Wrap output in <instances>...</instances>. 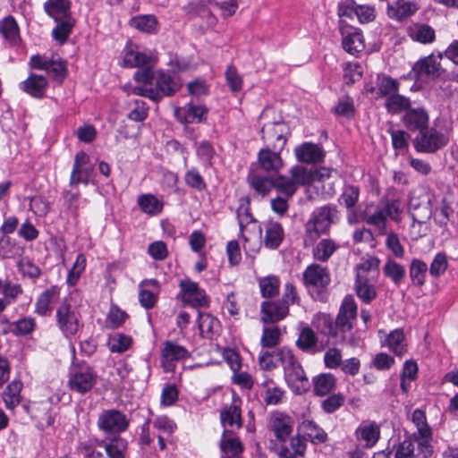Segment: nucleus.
I'll return each instance as SVG.
<instances>
[{"mask_svg": "<svg viewBox=\"0 0 458 458\" xmlns=\"http://www.w3.org/2000/svg\"><path fill=\"white\" fill-rule=\"evenodd\" d=\"M357 319V305L352 296H345L335 320L329 315H323V333L333 337L340 335L346 340V333L352 331Z\"/></svg>", "mask_w": 458, "mask_h": 458, "instance_id": "nucleus-1", "label": "nucleus"}, {"mask_svg": "<svg viewBox=\"0 0 458 458\" xmlns=\"http://www.w3.org/2000/svg\"><path fill=\"white\" fill-rule=\"evenodd\" d=\"M336 216L337 210L335 207L324 206L317 209L306 224L305 245H311L321 233H327Z\"/></svg>", "mask_w": 458, "mask_h": 458, "instance_id": "nucleus-2", "label": "nucleus"}, {"mask_svg": "<svg viewBox=\"0 0 458 458\" xmlns=\"http://www.w3.org/2000/svg\"><path fill=\"white\" fill-rule=\"evenodd\" d=\"M411 420L417 428V430L411 434L416 440L419 454L422 458H429L433 454L432 432L427 423L425 412L420 409H416L411 414Z\"/></svg>", "mask_w": 458, "mask_h": 458, "instance_id": "nucleus-3", "label": "nucleus"}, {"mask_svg": "<svg viewBox=\"0 0 458 458\" xmlns=\"http://www.w3.org/2000/svg\"><path fill=\"white\" fill-rule=\"evenodd\" d=\"M449 142L447 134L438 131L436 128L427 127L419 131L414 139V148L420 153L434 154L445 148Z\"/></svg>", "mask_w": 458, "mask_h": 458, "instance_id": "nucleus-4", "label": "nucleus"}, {"mask_svg": "<svg viewBox=\"0 0 458 458\" xmlns=\"http://www.w3.org/2000/svg\"><path fill=\"white\" fill-rule=\"evenodd\" d=\"M97 424L99 430L106 434L118 436L127 430L130 420L122 411L116 409H109L99 414Z\"/></svg>", "mask_w": 458, "mask_h": 458, "instance_id": "nucleus-5", "label": "nucleus"}, {"mask_svg": "<svg viewBox=\"0 0 458 458\" xmlns=\"http://www.w3.org/2000/svg\"><path fill=\"white\" fill-rule=\"evenodd\" d=\"M97 382V375L89 367L75 369L70 373L68 386L71 390L85 394L92 389Z\"/></svg>", "mask_w": 458, "mask_h": 458, "instance_id": "nucleus-6", "label": "nucleus"}, {"mask_svg": "<svg viewBox=\"0 0 458 458\" xmlns=\"http://www.w3.org/2000/svg\"><path fill=\"white\" fill-rule=\"evenodd\" d=\"M56 322L59 329L66 337L72 336L79 331L78 315L67 302H64L57 309Z\"/></svg>", "mask_w": 458, "mask_h": 458, "instance_id": "nucleus-7", "label": "nucleus"}, {"mask_svg": "<svg viewBox=\"0 0 458 458\" xmlns=\"http://www.w3.org/2000/svg\"><path fill=\"white\" fill-rule=\"evenodd\" d=\"M262 140L267 144V148H271L276 151H282L286 144L284 136L285 126L282 123H268L262 127Z\"/></svg>", "mask_w": 458, "mask_h": 458, "instance_id": "nucleus-8", "label": "nucleus"}, {"mask_svg": "<svg viewBox=\"0 0 458 458\" xmlns=\"http://www.w3.org/2000/svg\"><path fill=\"white\" fill-rule=\"evenodd\" d=\"M189 352L182 345L166 341L161 349V365L165 372L174 370V362L188 357Z\"/></svg>", "mask_w": 458, "mask_h": 458, "instance_id": "nucleus-9", "label": "nucleus"}, {"mask_svg": "<svg viewBox=\"0 0 458 458\" xmlns=\"http://www.w3.org/2000/svg\"><path fill=\"white\" fill-rule=\"evenodd\" d=\"M89 156L81 151L76 154L70 178V186L75 188L79 183L89 184L92 167L89 165Z\"/></svg>", "mask_w": 458, "mask_h": 458, "instance_id": "nucleus-10", "label": "nucleus"}, {"mask_svg": "<svg viewBox=\"0 0 458 458\" xmlns=\"http://www.w3.org/2000/svg\"><path fill=\"white\" fill-rule=\"evenodd\" d=\"M237 218L240 226L242 237L244 242H249L250 238L244 234L245 232H250L255 238H260L261 227L258 221L252 216L250 212L249 203H242L237 209Z\"/></svg>", "mask_w": 458, "mask_h": 458, "instance_id": "nucleus-11", "label": "nucleus"}, {"mask_svg": "<svg viewBox=\"0 0 458 458\" xmlns=\"http://www.w3.org/2000/svg\"><path fill=\"white\" fill-rule=\"evenodd\" d=\"M269 428L279 442H286L293 432V419L282 412L275 411L269 419Z\"/></svg>", "mask_w": 458, "mask_h": 458, "instance_id": "nucleus-12", "label": "nucleus"}, {"mask_svg": "<svg viewBox=\"0 0 458 458\" xmlns=\"http://www.w3.org/2000/svg\"><path fill=\"white\" fill-rule=\"evenodd\" d=\"M180 286L184 293L185 302L194 308L208 306L209 298L206 292L199 287L197 283L191 280H182Z\"/></svg>", "mask_w": 458, "mask_h": 458, "instance_id": "nucleus-13", "label": "nucleus"}, {"mask_svg": "<svg viewBox=\"0 0 458 458\" xmlns=\"http://www.w3.org/2000/svg\"><path fill=\"white\" fill-rule=\"evenodd\" d=\"M303 282L308 288L323 289L330 283L327 269L318 264H311L303 273Z\"/></svg>", "mask_w": 458, "mask_h": 458, "instance_id": "nucleus-14", "label": "nucleus"}, {"mask_svg": "<svg viewBox=\"0 0 458 458\" xmlns=\"http://www.w3.org/2000/svg\"><path fill=\"white\" fill-rule=\"evenodd\" d=\"M442 55L435 56L430 55L426 56L415 63L412 67L417 79H422L424 77L435 78L440 75V59Z\"/></svg>", "mask_w": 458, "mask_h": 458, "instance_id": "nucleus-15", "label": "nucleus"}, {"mask_svg": "<svg viewBox=\"0 0 458 458\" xmlns=\"http://www.w3.org/2000/svg\"><path fill=\"white\" fill-rule=\"evenodd\" d=\"M241 404L242 401L233 397L231 404L223 407L220 411V420L225 428L233 426L237 428L242 427Z\"/></svg>", "mask_w": 458, "mask_h": 458, "instance_id": "nucleus-16", "label": "nucleus"}, {"mask_svg": "<svg viewBox=\"0 0 458 458\" xmlns=\"http://www.w3.org/2000/svg\"><path fill=\"white\" fill-rule=\"evenodd\" d=\"M229 432L228 429H225L219 442L221 458H243L244 447L242 441L239 437L229 435Z\"/></svg>", "mask_w": 458, "mask_h": 458, "instance_id": "nucleus-17", "label": "nucleus"}, {"mask_svg": "<svg viewBox=\"0 0 458 458\" xmlns=\"http://www.w3.org/2000/svg\"><path fill=\"white\" fill-rule=\"evenodd\" d=\"M355 435L364 447L371 448L380 437V428L376 422L364 421L357 428Z\"/></svg>", "mask_w": 458, "mask_h": 458, "instance_id": "nucleus-18", "label": "nucleus"}, {"mask_svg": "<svg viewBox=\"0 0 458 458\" xmlns=\"http://www.w3.org/2000/svg\"><path fill=\"white\" fill-rule=\"evenodd\" d=\"M289 312L287 305L278 301H264L261 305V320L265 324L274 323L284 318Z\"/></svg>", "mask_w": 458, "mask_h": 458, "instance_id": "nucleus-19", "label": "nucleus"}, {"mask_svg": "<svg viewBox=\"0 0 458 458\" xmlns=\"http://www.w3.org/2000/svg\"><path fill=\"white\" fill-rule=\"evenodd\" d=\"M407 36L414 42L428 45L436 39L435 30L426 23L414 22L406 27Z\"/></svg>", "mask_w": 458, "mask_h": 458, "instance_id": "nucleus-20", "label": "nucleus"}, {"mask_svg": "<svg viewBox=\"0 0 458 458\" xmlns=\"http://www.w3.org/2000/svg\"><path fill=\"white\" fill-rule=\"evenodd\" d=\"M47 86L48 81L45 76L31 73L21 83L20 89L33 98H41L44 97Z\"/></svg>", "mask_w": 458, "mask_h": 458, "instance_id": "nucleus-21", "label": "nucleus"}, {"mask_svg": "<svg viewBox=\"0 0 458 458\" xmlns=\"http://www.w3.org/2000/svg\"><path fill=\"white\" fill-rule=\"evenodd\" d=\"M362 221L374 226L378 231V234H386L387 218L381 204L375 208H367L362 214Z\"/></svg>", "mask_w": 458, "mask_h": 458, "instance_id": "nucleus-22", "label": "nucleus"}, {"mask_svg": "<svg viewBox=\"0 0 458 458\" xmlns=\"http://www.w3.org/2000/svg\"><path fill=\"white\" fill-rule=\"evenodd\" d=\"M280 153L281 151L273 150L271 148L260 149L258 154V161L260 168L266 172H278L283 166Z\"/></svg>", "mask_w": 458, "mask_h": 458, "instance_id": "nucleus-23", "label": "nucleus"}, {"mask_svg": "<svg viewBox=\"0 0 458 458\" xmlns=\"http://www.w3.org/2000/svg\"><path fill=\"white\" fill-rule=\"evenodd\" d=\"M96 444L98 446L104 447L108 458H125L128 442L119 436H114L108 441L96 440Z\"/></svg>", "mask_w": 458, "mask_h": 458, "instance_id": "nucleus-24", "label": "nucleus"}, {"mask_svg": "<svg viewBox=\"0 0 458 458\" xmlns=\"http://www.w3.org/2000/svg\"><path fill=\"white\" fill-rule=\"evenodd\" d=\"M294 151L297 159L304 163H317L325 157L323 148L311 142H305L298 146Z\"/></svg>", "mask_w": 458, "mask_h": 458, "instance_id": "nucleus-25", "label": "nucleus"}, {"mask_svg": "<svg viewBox=\"0 0 458 458\" xmlns=\"http://www.w3.org/2000/svg\"><path fill=\"white\" fill-rule=\"evenodd\" d=\"M299 434L312 444H323L327 439V434L312 420H303L297 428Z\"/></svg>", "mask_w": 458, "mask_h": 458, "instance_id": "nucleus-26", "label": "nucleus"}, {"mask_svg": "<svg viewBox=\"0 0 458 458\" xmlns=\"http://www.w3.org/2000/svg\"><path fill=\"white\" fill-rule=\"evenodd\" d=\"M284 377L291 386H295L298 391H305L310 384L304 369L299 361L284 370Z\"/></svg>", "mask_w": 458, "mask_h": 458, "instance_id": "nucleus-27", "label": "nucleus"}, {"mask_svg": "<svg viewBox=\"0 0 458 458\" xmlns=\"http://www.w3.org/2000/svg\"><path fill=\"white\" fill-rule=\"evenodd\" d=\"M180 88V82L177 81L171 74L164 72H158L156 81V88H154L158 93V100L163 97L174 95Z\"/></svg>", "mask_w": 458, "mask_h": 458, "instance_id": "nucleus-28", "label": "nucleus"}, {"mask_svg": "<svg viewBox=\"0 0 458 458\" xmlns=\"http://www.w3.org/2000/svg\"><path fill=\"white\" fill-rule=\"evenodd\" d=\"M70 8L69 0H47L44 4L46 13L55 21L72 18Z\"/></svg>", "mask_w": 458, "mask_h": 458, "instance_id": "nucleus-29", "label": "nucleus"}, {"mask_svg": "<svg viewBox=\"0 0 458 458\" xmlns=\"http://www.w3.org/2000/svg\"><path fill=\"white\" fill-rule=\"evenodd\" d=\"M403 122L410 130H424L428 127V115L423 108H411L407 110Z\"/></svg>", "mask_w": 458, "mask_h": 458, "instance_id": "nucleus-30", "label": "nucleus"}, {"mask_svg": "<svg viewBox=\"0 0 458 458\" xmlns=\"http://www.w3.org/2000/svg\"><path fill=\"white\" fill-rule=\"evenodd\" d=\"M59 298V288L57 286H51L45 290L38 298L35 304L36 313L46 316L51 310V304L57 301Z\"/></svg>", "mask_w": 458, "mask_h": 458, "instance_id": "nucleus-31", "label": "nucleus"}, {"mask_svg": "<svg viewBox=\"0 0 458 458\" xmlns=\"http://www.w3.org/2000/svg\"><path fill=\"white\" fill-rule=\"evenodd\" d=\"M399 86V82L392 77L386 74H378L376 88L370 87L368 89V91L373 93L377 89V95L378 97L388 98L392 94L398 92Z\"/></svg>", "mask_w": 458, "mask_h": 458, "instance_id": "nucleus-32", "label": "nucleus"}, {"mask_svg": "<svg viewBox=\"0 0 458 458\" xmlns=\"http://www.w3.org/2000/svg\"><path fill=\"white\" fill-rule=\"evenodd\" d=\"M284 239V229L278 222L269 221L266 225L264 244L267 248L275 250L279 247Z\"/></svg>", "mask_w": 458, "mask_h": 458, "instance_id": "nucleus-33", "label": "nucleus"}, {"mask_svg": "<svg viewBox=\"0 0 458 458\" xmlns=\"http://www.w3.org/2000/svg\"><path fill=\"white\" fill-rule=\"evenodd\" d=\"M418 10L415 4L411 2H396L395 4L389 5L387 14L391 19L402 21L416 13Z\"/></svg>", "mask_w": 458, "mask_h": 458, "instance_id": "nucleus-34", "label": "nucleus"}, {"mask_svg": "<svg viewBox=\"0 0 458 458\" xmlns=\"http://www.w3.org/2000/svg\"><path fill=\"white\" fill-rule=\"evenodd\" d=\"M313 386L315 394L324 396L335 388L336 378L330 373H323L313 378Z\"/></svg>", "mask_w": 458, "mask_h": 458, "instance_id": "nucleus-35", "label": "nucleus"}, {"mask_svg": "<svg viewBox=\"0 0 458 458\" xmlns=\"http://www.w3.org/2000/svg\"><path fill=\"white\" fill-rule=\"evenodd\" d=\"M428 270V267L426 262L419 259H413L409 266V276L411 284L419 287L424 285Z\"/></svg>", "mask_w": 458, "mask_h": 458, "instance_id": "nucleus-36", "label": "nucleus"}, {"mask_svg": "<svg viewBox=\"0 0 458 458\" xmlns=\"http://www.w3.org/2000/svg\"><path fill=\"white\" fill-rule=\"evenodd\" d=\"M0 34L11 45H16L19 42V27L13 16H7L0 21Z\"/></svg>", "mask_w": 458, "mask_h": 458, "instance_id": "nucleus-37", "label": "nucleus"}, {"mask_svg": "<svg viewBox=\"0 0 458 458\" xmlns=\"http://www.w3.org/2000/svg\"><path fill=\"white\" fill-rule=\"evenodd\" d=\"M317 344H318V337L315 334V332L310 328V327H304L296 341V345L298 348H300L301 351L308 352V353H316L318 352L317 350Z\"/></svg>", "mask_w": 458, "mask_h": 458, "instance_id": "nucleus-38", "label": "nucleus"}, {"mask_svg": "<svg viewBox=\"0 0 458 458\" xmlns=\"http://www.w3.org/2000/svg\"><path fill=\"white\" fill-rule=\"evenodd\" d=\"M23 248L9 236H3L0 239V258L18 259L23 253Z\"/></svg>", "mask_w": 458, "mask_h": 458, "instance_id": "nucleus-39", "label": "nucleus"}, {"mask_svg": "<svg viewBox=\"0 0 458 458\" xmlns=\"http://www.w3.org/2000/svg\"><path fill=\"white\" fill-rule=\"evenodd\" d=\"M344 49L351 55H356L361 52L364 47L363 37L361 33L356 30L348 32L343 38Z\"/></svg>", "mask_w": 458, "mask_h": 458, "instance_id": "nucleus-40", "label": "nucleus"}, {"mask_svg": "<svg viewBox=\"0 0 458 458\" xmlns=\"http://www.w3.org/2000/svg\"><path fill=\"white\" fill-rule=\"evenodd\" d=\"M355 291L358 297L366 303L370 302L377 296L374 285L369 284L367 278L362 276L360 273H357Z\"/></svg>", "mask_w": 458, "mask_h": 458, "instance_id": "nucleus-41", "label": "nucleus"}, {"mask_svg": "<svg viewBox=\"0 0 458 458\" xmlns=\"http://www.w3.org/2000/svg\"><path fill=\"white\" fill-rule=\"evenodd\" d=\"M22 384L20 381H12L3 394V400L7 409H13L21 403V391Z\"/></svg>", "mask_w": 458, "mask_h": 458, "instance_id": "nucleus-42", "label": "nucleus"}, {"mask_svg": "<svg viewBox=\"0 0 458 458\" xmlns=\"http://www.w3.org/2000/svg\"><path fill=\"white\" fill-rule=\"evenodd\" d=\"M415 444H417L416 440L409 435L403 441L394 445L390 452L394 453V458H417Z\"/></svg>", "mask_w": 458, "mask_h": 458, "instance_id": "nucleus-43", "label": "nucleus"}, {"mask_svg": "<svg viewBox=\"0 0 458 458\" xmlns=\"http://www.w3.org/2000/svg\"><path fill=\"white\" fill-rule=\"evenodd\" d=\"M383 272L395 285H400L405 276V267L396 261L389 259L383 267Z\"/></svg>", "mask_w": 458, "mask_h": 458, "instance_id": "nucleus-44", "label": "nucleus"}, {"mask_svg": "<svg viewBox=\"0 0 458 458\" xmlns=\"http://www.w3.org/2000/svg\"><path fill=\"white\" fill-rule=\"evenodd\" d=\"M132 344V338L130 335L115 333L109 336L108 348L112 352L123 353L129 350Z\"/></svg>", "mask_w": 458, "mask_h": 458, "instance_id": "nucleus-45", "label": "nucleus"}, {"mask_svg": "<svg viewBox=\"0 0 458 458\" xmlns=\"http://www.w3.org/2000/svg\"><path fill=\"white\" fill-rule=\"evenodd\" d=\"M337 245L330 239L321 240L313 249V257L315 259L326 262L336 250Z\"/></svg>", "mask_w": 458, "mask_h": 458, "instance_id": "nucleus-46", "label": "nucleus"}, {"mask_svg": "<svg viewBox=\"0 0 458 458\" xmlns=\"http://www.w3.org/2000/svg\"><path fill=\"white\" fill-rule=\"evenodd\" d=\"M47 72L52 75L55 81H62L67 76L66 62L61 57L52 55L49 58Z\"/></svg>", "mask_w": 458, "mask_h": 458, "instance_id": "nucleus-47", "label": "nucleus"}, {"mask_svg": "<svg viewBox=\"0 0 458 458\" xmlns=\"http://www.w3.org/2000/svg\"><path fill=\"white\" fill-rule=\"evenodd\" d=\"M55 21L57 25L53 29V38L60 44H64L72 32L74 26V20L72 18H67Z\"/></svg>", "mask_w": 458, "mask_h": 458, "instance_id": "nucleus-48", "label": "nucleus"}, {"mask_svg": "<svg viewBox=\"0 0 458 458\" xmlns=\"http://www.w3.org/2000/svg\"><path fill=\"white\" fill-rule=\"evenodd\" d=\"M198 326L201 335L209 336L217 329L219 321L211 314L199 311L198 316Z\"/></svg>", "mask_w": 458, "mask_h": 458, "instance_id": "nucleus-49", "label": "nucleus"}, {"mask_svg": "<svg viewBox=\"0 0 458 458\" xmlns=\"http://www.w3.org/2000/svg\"><path fill=\"white\" fill-rule=\"evenodd\" d=\"M410 99L397 92L386 99L385 106L391 114H397L410 107Z\"/></svg>", "mask_w": 458, "mask_h": 458, "instance_id": "nucleus-50", "label": "nucleus"}, {"mask_svg": "<svg viewBox=\"0 0 458 458\" xmlns=\"http://www.w3.org/2000/svg\"><path fill=\"white\" fill-rule=\"evenodd\" d=\"M290 174L296 185H308L314 182L312 168L295 165L291 168Z\"/></svg>", "mask_w": 458, "mask_h": 458, "instance_id": "nucleus-51", "label": "nucleus"}, {"mask_svg": "<svg viewBox=\"0 0 458 458\" xmlns=\"http://www.w3.org/2000/svg\"><path fill=\"white\" fill-rule=\"evenodd\" d=\"M249 182L251 188L262 197L266 196L274 188L272 178L251 174L249 176Z\"/></svg>", "mask_w": 458, "mask_h": 458, "instance_id": "nucleus-52", "label": "nucleus"}, {"mask_svg": "<svg viewBox=\"0 0 458 458\" xmlns=\"http://www.w3.org/2000/svg\"><path fill=\"white\" fill-rule=\"evenodd\" d=\"M404 335L403 330L395 329L392 331L386 339L388 348L396 355H403L406 349L403 344Z\"/></svg>", "mask_w": 458, "mask_h": 458, "instance_id": "nucleus-53", "label": "nucleus"}, {"mask_svg": "<svg viewBox=\"0 0 458 458\" xmlns=\"http://www.w3.org/2000/svg\"><path fill=\"white\" fill-rule=\"evenodd\" d=\"M279 279L275 276H269L259 280L261 294L264 298H271L279 293Z\"/></svg>", "mask_w": 458, "mask_h": 458, "instance_id": "nucleus-54", "label": "nucleus"}, {"mask_svg": "<svg viewBox=\"0 0 458 458\" xmlns=\"http://www.w3.org/2000/svg\"><path fill=\"white\" fill-rule=\"evenodd\" d=\"M448 268L447 256L444 252H438L435 255L428 272L434 278H438L443 276Z\"/></svg>", "mask_w": 458, "mask_h": 458, "instance_id": "nucleus-55", "label": "nucleus"}, {"mask_svg": "<svg viewBox=\"0 0 458 458\" xmlns=\"http://www.w3.org/2000/svg\"><path fill=\"white\" fill-rule=\"evenodd\" d=\"M35 320L31 318H23L13 322L9 326V332L15 335H25L30 334L35 328Z\"/></svg>", "mask_w": 458, "mask_h": 458, "instance_id": "nucleus-56", "label": "nucleus"}, {"mask_svg": "<svg viewBox=\"0 0 458 458\" xmlns=\"http://www.w3.org/2000/svg\"><path fill=\"white\" fill-rule=\"evenodd\" d=\"M151 58L140 52L128 51L123 57V66L125 67H144L147 66Z\"/></svg>", "mask_w": 458, "mask_h": 458, "instance_id": "nucleus-57", "label": "nucleus"}, {"mask_svg": "<svg viewBox=\"0 0 458 458\" xmlns=\"http://www.w3.org/2000/svg\"><path fill=\"white\" fill-rule=\"evenodd\" d=\"M360 189L354 185H346L339 197L340 204H344L348 209L355 207L359 200Z\"/></svg>", "mask_w": 458, "mask_h": 458, "instance_id": "nucleus-58", "label": "nucleus"}, {"mask_svg": "<svg viewBox=\"0 0 458 458\" xmlns=\"http://www.w3.org/2000/svg\"><path fill=\"white\" fill-rule=\"evenodd\" d=\"M128 315L125 311L122 310L115 305L111 306L106 319V326L110 329H115L121 327Z\"/></svg>", "mask_w": 458, "mask_h": 458, "instance_id": "nucleus-59", "label": "nucleus"}, {"mask_svg": "<svg viewBox=\"0 0 458 458\" xmlns=\"http://www.w3.org/2000/svg\"><path fill=\"white\" fill-rule=\"evenodd\" d=\"M273 186L287 198H291L296 191V184L293 178L279 175L273 179Z\"/></svg>", "mask_w": 458, "mask_h": 458, "instance_id": "nucleus-60", "label": "nucleus"}, {"mask_svg": "<svg viewBox=\"0 0 458 458\" xmlns=\"http://www.w3.org/2000/svg\"><path fill=\"white\" fill-rule=\"evenodd\" d=\"M17 267L23 276L31 279L38 278L41 274L40 268L28 258L20 259L17 262Z\"/></svg>", "mask_w": 458, "mask_h": 458, "instance_id": "nucleus-61", "label": "nucleus"}, {"mask_svg": "<svg viewBox=\"0 0 458 458\" xmlns=\"http://www.w3.org/2000/svg\"><path fill=\"white\" fill-rule=\"evenodd\" d=\"M139 205L145 213L155 215L161 211L162 205L153 195H143L139 199Z\"/></svg>", "mask_w": 458, "mask_h": 458, "instance_id": "nucleus-62", "label": "nucleus"}, {"mask_svg": "<svg viewBox=\"0 0 458 458\" xmlns=\"http://www.w3.org/2000/svg\"><path fill=\"white\" fill-rule=\"evenodd\" d=\"M280 342V331L277 327H264L260 339L263 347L272 348L276 346Z\"/></svg>", "mask_w": 458, "mask_h": 458, "instance_id": "nucleus-63", "label": "nucleus"}, {"mask_svg": "<svg viewBox=\"0 0 458 458\" xmlns=\"http://www.w3.org/2000/svg\"><path fill=\"white\" fill-rule=\"evenodd\" d=\"M274 357L277 361V366L282 365L284 370L298 361L292 350L287 347H283L274 352Z\"/></svg>", "mask_w": 458, "mask_h": 458, "instance_id": "nucleus-64", "label": "nucleus"}]
</instances>
